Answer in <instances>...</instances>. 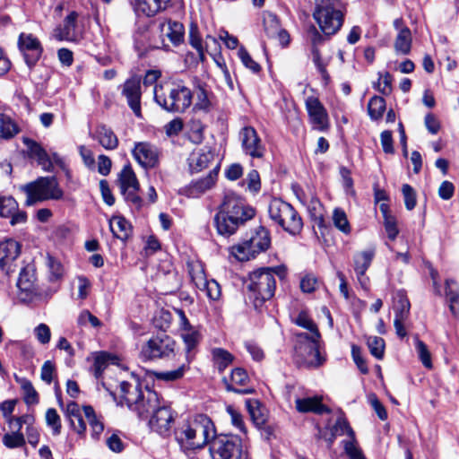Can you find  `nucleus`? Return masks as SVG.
<instances>
[{
    "mask_svg": "<svg viewBox=\"0 0 459 459\" xmlns=\"http://www.w3.org/2000/svg\"><path fill=\"white\" fill-rule=\"evenodd\" d=\"M212 360L220 372L225 370L233 361V355L222 348H214L212 351Z\"/></svg>",
    "mask_w": 459,
    "mask_h": 459,
    "instance_id": "nucleus-41",
    "label": "nucleus"
},
{
    "mask_svg": "<svg viewBox=\"0 0 459 459\" xmlns=\"http://www.w3.org/2000/svg\"><path fill=\"white\" fill-rule=\"evenodd\" d=\"M446 295L449 301V308L454 316L459 313V286L454 280H446Z\"/></svg>",
    "mask_w": 459,
    "mask_h": 459,
    "instance_id": "nucleus-40",
    "label": "nucleus"
},
{
    "mask_svg": "<svg viewBox=\"0 0 459 459\" xmlns=\"http://www.w3.org/2000/svg\"><path fill=\"white\" fill-rule=\"evenodd\" d=\"M17 287L22 292L26 293L28 298H31L38 294L35 269L33 265L27 264L22 269L17 281Z\"/></svg>",
    "mask_w": 459,
    "mask_h": 459,
    "instance_id": "nucleus-26",
    "label": "nucleus"
},
{
    "mask_svg": "<svg viewBox=\"0 0 459 459\" xmlns=\"http://www.w3.org/2000/svg\"><path fill=\"white\" fill-rule=\"evenodd\" d=\"M161 34L168 37L174 44L178 45L184 39V26L181 22L165 20L160 24Z\"/></svg>",
    "mask_w": 459,
    "mask_h": 459,
    "instance_id": "nucleus-31",
    "label": "nucleus"
},
{
    "mask_svg": "<svg viewBox=\"0 0 459 459\" xmlns=\"http://www.w3.org/2000/svg\"><path fill=\"white\" fill-rule=\"evenodd\" d=\"M48 266L50 273V279L52 281H56L60 279L63 276L64 269L59 261L55 259L52 256H48Z\"/></svg>",
    "mask_w": 459,
    "mask_h": 459,
    "instance_id": "nucleus-62",
    "label": "nucleus"
},
{
    "mask_svg": "<svg viewBox=\"0 0 459 459\" xmlns=\"http://www.w3.org/2000/svg\"><path fill=\"white\" fill-rule=\"evenodd\" d=\"M215 435L212 420L202 413L188 417L174 430L175 439L185 453L204 448Z\"/></svg>",
    "mask_w": 459,
    "mask_h": 459,
    "instance_id": "nucleus-1",
    "label": "nucleus"
},
{
    "mask_svg": "<svg viewBox=\"0 0 459 459\" xmlns=\"http://www.w3.org/2000/svg\"><path fill=\"white\" fill-rule=\"evenodd\" d=\"M121 94L126 99L127 104L137 117H142L141 110V82L137 77L127 79L122 85Z\"/></svg>",
    "mask_w": 459,
    "mask_h": 459,
    "instance_id": "nucleus-20",
    "label": "nucleus"
},
{
    "mask_svg": "<svg viewBox=\"0 0 459 459\" xmlns=\"http://www.w3.org/2000/svg\"><path fill=\"white\" fill-rule=\"evenodd\" d=\"M252 252L253 258H255L261 252L266 251L271 244V238L269 232L260 228L255 235H253L248 240L245 241Z\"/></svg>",
    "mask_w": 459,
    "mask_h": 459,
    "instance_id": "nucleus-30",
    "label": "nucleus"
},
{
    "mask_svg": "<svg viewBox=\"0 0 459 459\" xmlns=\"http://www.w3.org/2000/svg\"><path fill=\"white\" fill-rule=\"evenodd\" d=\"M402 192L404 198V204L407 210L411 211L416 206V193L414 189L408 184L402 186Z\"/></svg>",
    "mask_w": 459,
    "mask_h": 459,
    "instance_id": "nucleus-61",
    "label": "nucleus"
},
{
    "mask_svg": "<svg viewBox=\"0 0 459 459\" xmlns=\"http://www.w3.org/2000/svg\"><path fill=\"white\" fill-rule=\"evenodd\" d=\"M383 223L387 238L392 241L394 240L399 234L396 219L394 217H386L384 219Z\"/></svg>",
    "mask_w": 459,
    "mask_h": 459,
    "instance_id": "nucleus-63",
    "label": "nucleus"
},
{
    "mask_svg": "<svg viewBox=\"0 0 459 459\" xmlns=\"http://www.w3.org/2000/svg\"><path fill=\"white\" fill-rule=\"evenodd\" d=\"M230 254L238 261H248L253 258L252 252L249 250L248 245L244 241L235 245L230 248Z\"/></svg>",
    "mask_w": 459,
    "mask_h": 459,
    "instance_id": "nucleus-57",
    "label": "nucleus"
},
{
    "mask_svg": "<svg viewBox=\"0 0 459 459\" xmlns=\"http://www.w3.org/2000/svg\"><path fill=\"white\" fill-rule=\"evenodd\" d=\"M238 56L246 68L249 69L254 74L260 73L262 69L261 65L252 58L244 47L238 48Z\"/></svg>",
    "mask_w": 459,
    "mask_h": 459,
    "instance_id": "nucleus-52",
    "label": "nucleus"
},
{
    "mask_svg": "<svg viewBox=\"0 0 459 459\" xmlns=\"http://www.w3.org/2000/svg\"><path fill=\"white\" fill-rule=\"evenodd\" d=\"M121 404H126L129 409L141 398L143 391L137 379L132 382L122 381L119 385Z\"/></svg>",
    "mask_w": 459,
    "mask_h": 459,
    "instance_id": "nucleus-25",
    "label": "nucleus"
},
{
    "mask_svg": "<svg viewBox=\"0 0 459 459\" xmlns=\"http://www.w3.org/2000/svg\"><path fill=\"white\" fill-rule=\"evenodd\" d=\"M160 405L159 394L149 388L143 391L141 398L132 406L131 411L141 419H148Z\"/></svg>",
    "mask_w": 459,
    "mask_h": 459,
    "instance_id": "nucleus-21",
    "label": "nucleus"
},
{
    "mask_svg": "<svg viewBox=\"0 0 459 459\" xmlns=\"http://www.w3.org/2000/svg\"><path fill=\"white\" fill-rule=\"evenodd\" d=\"M181 336L186 347L187 359L189 358V353L193 349L196 347L201 339L200 333L194 329L193 327H189L182 331Z\"/></svg>",
    "mask_w": 459,
    "mask_h": 459,
    "instance_id": "nucleus-46",
    "label": "nucleus"
},
{
    "mask_svg": "<svg viewBox=\"0 0 459 459\" xmlns=\"http://www.w3.org/2000/svg\"><path fill=\"white\" fill-rule=\"evenodd\" d=\"M188 139L194 143H200L204 139V125L199 119H191L187 124Z\"/></svg>",
    "mask_w": 459,
    "mask_h": 459,
    "instance_id": "nucleus-45",
    "label": "nucleus"
},
{
    "mask_svg": "<svg viewBox=\"0 0 459 459\" xmlns=\"http://www.w3.org/2000/svg\"><path fill=\"white\" fill-rule=\"evenodd\" d=\"M96 139L107 150H115L118 145V139L114 132L105 126H100L96 130Z\"/></svg>",
    "mask_w": 459,
    "mask_h": 459,
    "instance_id": "nucleus-34",
    "label": "nucleus"
},
{
    "mask_svg": "<svg viewBox=\"0 0 459 459\" xmlns=\"http://www.w3.org/2000/svg\"><path fill=\"white\" fill-rule=\"evenodd\" d=\"M26 194V205H33L47 200H60L64 192L55 177H40L22 187Z\"/></svg>",
    "mask_w": 459,
    "mask_h": 459,
    "instance_id": "nucleus-7",
    "label": "nucleus"
},
{
    "mask_svg": "<svg viewBox=\"0 0 459 459\" xmlns=\"http://www.w3.org/2000/svg\"><path fill=\"white\" fill-rule=\"evenodd\" d=\"M191 91L182 84L156 85L154 99L167 111L184 112L192 103Z\"/></svg>",
    "mask_w": 459,
    "mask_h": 459,
    "instance_id": "nucleus-4",
    "label": "nucleus"
},
{
    "mask_svg": "<svg viewBox=\"0 0 459 459\" xmlns=\"http://www.w3.org/2000/svg\"><path fill=\"white\" fill-rule=\"evenodd\" d=\"M175 342L167 334L160 333L151 338L141 350V355L145 359L168 357L174 351Z\"/></svg>",
    "mask_w": 459,
    "mask_h": 459,
    "instance_id": "nucleus-10",
    "label": "nucleus"
},
{
    "mask_svg": "<svg viewBox=\"0 0 459 459\" xmlns=\"http://www.w3.org/2000/svg\"><path fill=\"white\" fill-rule=\"evenodd\" d=\"M249 382L247 371L241 368H236L232 370L230 383H227L228 391L241 394H252L253 388H242Z\"/></svg>",
    "mask_w": 459,
    "mask_h": 459,
    "instance_id": "nucleus-29",
    "label": "nucleus"
},
{
    "mask_svg": "<svg viewBox=\"0 0 459 459\" xmlns=\"http://www.w3.org/2000/svg\"><path fill=\"white\" fill-rule=\"evenodd\" d=\"M20 132L18 125L9 116L0 113V140H10Z\"/></svg>",
    "mask_w": 459,
    "mask_h": 459,
    "instance_id": "nucleus-38",
    "label": "nucleus"
},
{
    "mask_svg": "<svg viewBox=\"0 0 459 459\" xmlns=\"http://www.w3.org/2000/svg\"><path fill=\"white\" fill-rule=\"evenodd\" d=\"M226 411L230 417L231 424L239 429L242 433L246 434L247 429L242 414L233 405H228L226 407Z\"/></svg>",
    "mask_w": 459,
    "mask_h": 459,
    "instance_id": "nucleus-59",
    "label": "nucleus"
},
{
    "mask_svg": "<svg viewBox=\"0 0 459 459\" xmlns=\"http://www.w3.org/2000/svg\"><path fill=\"white\" fill-rule=\"evenodd\" d=\"M312 58L315 65L316 66L318 72L320 73L322 78L328 82L330 79V76L327 73L326 66L328 65V62L324 60L321 56L320 51L318 48H312Z\"/></svg>",
    "mask_w": 459,
    "mask_h": 459,
    "instance_id": "nucleus-56",
    "label": "nucleus"
},
{
    "mask_svg": "<svg viewBox=\"0 0 459 459\" xmlns=\"http://www.w3.org/2000/svg\"><path fill=\"white\" fill-rule=\"evenodd\" d=\"M305 105L312 128L320 132L327 131L330 127L328 113L318 98L307 97Z\"/></svg>",
    "mask_w": 459,
    "mask_h": 459,
    "instance_id": "nucleus-11",
    "label": "nucleus"
},
{
    "mask_svg": "<svg viewBox=\"0 0 459 459\" xmlns=\"http://www.w3.org/2000/svg\"><path fill=\"white\" fill-rule=\"evenodd\" d=\"M202 291H204L206 296L212 300H218L221 295V286L214 280H210Z\"/></svg>",
    "mask_w": 459,
    "mask_h": 459,
    "instance_id": "nucleus-64",
    "label": "nucleus"
},
{
    "mask_svg": "<svg viewBox=\"0 0 459 459\" xmlns=\"http://www.w3.org/2000/svg\"><path fill=\"white\" fill-rule=\"evenodd\" d=\"M247 289L250 298L254 299L255 307H261L264 301L272 299L276 289L275 272L266 267L250 273Z\"/></svg>",
    "mask_w": 459,
    "mask_h": 459,
    "instance_id": "nucleus-6",
    "label": "nucleus"
},
{
    "mask_svg": "<svg viewBox=\"0 0 459 459\" xmlns=\"http://www.w3.org/2000/svg\"><path fill=\"white\" fill-rule=\"evenodd\" d=\"M314 19L326 36L335 34L343 23V5L341 0H315Z\"/></svg>",
    "mask_w": 459,
    "mask_h": 459,
    "instance_id": "nucleus-3",
    "label": "nucleus"
},
{
    "mask_svg": "<svg viewBox=\"0 0 459 459\" xmlns=\"http://www.w3.org/2000/svg\"><path fill=\"white\" fill-rule=\"evenodd\" d=\"M295 353L298 362L307 368H318L325 361L321 351L320 339L309 337L307 333H297Z\"/></svg>",
    "mask_w": 459,
    "mask_h": 459,
    "instance_id": "nucleus-8",
    "label": "nucleus"
},
{
    "mask_svg": "<svg viewBox=\"0 0 459 459\" xmlns=\"http://www.w3.org/2000/svg\"><path fill=\"white\" fill-rule=\"evenodd\" d=\"M332 430L337 436L347 435L350 439L343 441L344 450L350 459H366L362 451L356 446L355 433L351 428L347 420L342 416H339Z\"/></svg>",
    "mask_w": 459,
    "mask_h": 459,
    "instance_id": "nucleus-12",
    "label": "nucleus"
},
{
    "mask_svg": "<svg viewBox=\"0 0 459 459\" xmlns=\"http://www.w3.org/2000/svg\"><path fill=\"white\" fill-rule=\"evenodd\" d=\"M264 31L270 38L276 37V33H279L281 29L277 16L272 13H266L264 15Z\"/></svg>",
    "mask_w": 459,
    "mask_h": 459,
    "instance_id": "nucleus-48",
    "label": "nucleus"
},
{
    "mask_svg": "<svg viewBox=\"0 0 459 459\" xmlns=\"http://www.w3.org/2000/svg\"><path fill=\"white\" fill-rule=\"evenodd\" d=\"M212 459H241L247 456L242 440L236 435L216 436L210 444Z\"/></svg>",
    "mask_w": 459,
    "mask_h": 459,
    "instance_id": "nucleus-9",
    "label": "nucleus"
},
{
    "mask_svg": "<svg viewBox=\"0 0 459 459\" xmlns=\"http://www.w3.org/2000/svg\"><path fill=\"white\" fill-rule=\"evenodd\" d=\"M214 154L209 147L194 150L188 157V166L192 173H198L206 169L213 160Z\"/></svg>",
    "mask_w": 459,
    "mask_h": 459,
    "instance_id": "nucleus-24",
    "label": "nucleus"
},
{
    "mask_svg": "<svg viewBox=\"0 0 459 459\" xmlns=\"http://www.w3.org/2000/svg\"><path fill=\"white\" fill-rule=\"evenodd\" d=\"M18 45L27 65L31 68L41 56L43 48L40 42L31 34L22 33L19 37Z\"/></svg>",
    "mask_w": 459,
    "mask_h": 459,
    "instance_id": "nucleus-18",
    "label": "nucleus"
},
{
    "mask_svg": "<svg viewBox=\"0 0 459 459\" xmlns=\"http://www.w3.org/2000/svg\"><path fill=\"white\" fill-rule=\"evenodd\" d=\"M22 389L23 391V400L28 405H34L39 403V394L32 384L29 380H24L22 383Z\"/></svg>",
    "mask_w": 459,
    "mask_h": 459,
    "instance_id": "nucleus-54",
    "label": "nucleus"
},
{
    "mask_svg": "<svg viewBox=\"0 0 459 459\" xmlns=\"http://www.w3.org/2000/svg\"><path fill=\"white\" fill-rule=\"evenodd\" d=\"M385 110V100L380 96L372 97L368 104V112L371 119L377 120L382 117Z\"/></svg>",
    "mask_w": 459,
    "mask_h": 459,
    "instance_id": "nucleus-44",
    "label": "nucleus"
},
{
    "mask_svg": "<svg viewBox=\"0 0 459 459\" xmlns=\"http://www.w3.org/2000/svg\"><path fill=\"white\" fill-rule=\"evenodd\" d=\"M295 403L297 411L301 413L313 412L322 415L330 412V409L322 403L321 396L297 398Z\"/></svg>",
    "mask_w": 459,
    "mask_h": 459,
    "instance_id": "nucleus-28",
    "label": "nucleus"
},
{
    "mask_svg": "<svg viewBox=\"0 0 459 459\" xmlns=\"http://www.w3.org/2000/svg\"><path fill=\"white\" fill-rule=\"evenodd\" d=\"M238 138L241 143L242 150L247 155L258 159L264 157L265 148L256 130L253 126H244L239 131Z\"/></svg>",
    "mask_w": 459,
    "mask_h": 459,
    "instance_id": "nucleus-13",
    "label": "nucleus"
},
{
    "mask_svg": "<svg viewBox=\"0 0 459 459\" xmlns=\"http://www.w3.org/2000/svg\"><path fill=\"white\" fill-rule=\"evenodd\" d=\"M187 368H188L186 365L182 364L177 369L155 372L154 375H155L156 379H159V380H163V381H167V382L176 381L178 379H180L184 376V374Z\"/></svg>",
    "mask_w": 459,
    "mask_h": 459,
    "instance_id": "nucleus-49",
    "label": "nucleus"
},
{
    "mask_svg": "<svg viewBox=\"0 0 459 459\" xmlns=\"http://www.w3.org/2000/svg\"><path fill=\"white\" fill-rule=\"evenodd\" d=\"M368 347L370 353L378 359H381L385 352V341L381 337L370 336L368 339Z\"/></svg>",
    "mask_w": 459,
    "mask_h": 459,
    "instance_id": "nucleus-53",
    "label": "nucleus"
},
{
    "mask_svg": "<svg viewBox=\"0 0 459 459\" xmlns=\"http://www.w3.org/2000/svg\"><path fill=\"white\" fill-rule=\"evenodd\" d=\"M375 256V249L371 248L368 250L361 251L357 253L354 257V271L357 274V277L364 276L367 270L371 264V262Z\"/></svg>",
    "mask_w": 459,
    "mask_h": 459,
    "instance_id": "nucleus-33",
    "label": "nucleus"
},
{
    "mask_svg": "<svg viewBox=\"0 0 459 459\" xmlns=\"http://www.w3.org/2000/svg\"><path fill=\"white\" fill-rule=\"evenodd\" d=\"M255 213L243 198L234 193L226 194L213 220L218 234L224 237L235 234Z\"/></svg>",
    "mask_w": 459,
    "mask_h": 459,
    "instance_id": "nucleus-2",
    "label": "nucleus"
},
{
    "mask_svg": "<svg viewBox=\"0 0 459 459\" xmlns=\"http://www.w3.org/2000/svg\"><path fill=\"white\" fill-rule=\"evenodd\" d=\"M3 444L10 449L22 447L26 444L24 435L16 429L12 433H6L3 436Z\"/></svg>",
    "mask_w": 459,
    "mask_h": 459,
    "instance_id": "nucleus-47",
    "label": "nucleus"
},
{
    "mask_svg": "<svg viewBox=\"0 0 459 459\" xmlns=\"http://www.w3.org/2000/svg\"><path fill=\"white\" fill-rule=\"evenodd\" d=\"M21 248V244L13 238H6L0 242V269L6 274L14 271Z\"/></svg>",
    "mask_w": 459,
    "mask_h": 459,
    "instance_id": "nucleus-15",
    "label": "nucleus"
},
{
    "mask_svg": "<svg viewBox=\"0 0 459 459\" xmlns=\"http://www.w3.org/2000/svg\"><path fill=\"white\" fill-rule=\"evenodd\" d=\"M173 0H131L138 16L153 17L172 5Z\"/></svg>",
    "mask_w": 459,
    "mask_h": 459,
    "instance_id": "nucleus-22",
    "label": "nucleus"
},
{
    "mask_svg": "<svg viewBox=\"0 0 459 459\" xmlns=\"http://www.w3.org/2000/svg\"><path fill=\"white\" fill-rule=\"evenodd\" d=\"M79 13L70 12L60 24L54 30V37L57 40L77 41L82 38V29L78 24Z\"/></svg>",
    "mask_w": 459,
    "mask_h": 459,
    "instance_id": "nucleus-14",
    "label": "nucleus"
},
{
    "mask_svg": "<svg viewBox=\"0 0 459 459\" xmlns=\"http://www.w3.org/2000/svg\"><path fill=\"white\" fill-rule=\"evenodd\" d=\"M117 358L108 352L100 351L92 354V371L96 378L100 377L103 371L109 365L115 363Z\"/></svg>",
    "mask_w": 459,
    "mask_h": 459,
    "instance_id": "nucleus-36",
    "label": "nucleus"
},
{
    "mask_svg": "<svg viewBox=\"0 0 459 459\" xmlns=\"http://www.w3.org/2000/svg\"><path fill=\"white\" fill-rule=\"evenodd\" d=\"M174 417L171 410L165 406L160 407L150 416L149 426L159 435L168 437L170 435Z\"/></svg>",
    "mask_w": 459,
    "mask_h": 459,
    "instance_id": "nucleus-19",
    "label": "nucleus"
},
{
    "mask_svg": "<svg viewBox=\"0 0 459 459\" xmlns=\"http://www.w3.org/2000/svg\"><path fill=\"white\" fill-rule=\"evenodd\" d=\"M18 208V204L12 196L0 195V216L9 218Z\"/></svg>",
    "mask_w": 459,
    "mask_h": 459,
    "instance_id": "nucleus-51",
    "label": "nucleus"
},
{
    "mask_svg": "<svg viewBox=\"0 0 459 459\" xmlns=\"http://www.w3.org/2000/svg\"><path fill=\"white\" fill-rule=\"evenodd\" d=\"M132 154L134 159L145 169L154 168L159 162L158 148L148 142L136 143Z\"/></svg>",
    "mask_w": 459,
    "mask_h": 459,
    "instance_id": "nucleus-17",
    "label": "nucleus"
},
{
    "mask_svg": "<svg viewBox=\"0 0 459 459\" xmlns=\"http://www.w3.org/2000/svg\"><path fill=\"white\" fill-rule=\"evenodd\" d=\"M412 36L410 29H403L395 37L394 48L397 54L408 55L411 52Z\"/></svg>",
    "mask_w": 459,
    "mask_h": 459,
    "instance_id": "nucleus-37",
    "label": "nucleus"
},
{
    "mask_svg": "<svg viewBox=\"0 0 459 459\" xmlns=\"http://www.w3.org/2000/svg\"><path fill=\"white\" fill-rule=\"evenodd\" d=\"M46 423L52 429L53 435H59L61 433V419L57 411L54 408H49L46 411Z\"/></svg>",
    "mask_w": 459,
    "mask_h": 459,
    "instance_id": "nucleus-50",
    "label": "nucleus"
},
{
    "mask_svg": "<svg viewBox=\"0 0 459 459\" xmlns=\"http://www.w3.org/2000/svg\"><path fill=\"white\" fill-rule=\"evenodd\" d=\"M333 221L334 226L342 232L348 234L351 231V227L347 220L345 212L341 209L333 211Z\"/></svg>",
    "mask_w": 459,
    "mask_h": 459,
    "instance_id": "nucleus-58",
    "label": "nucleus"
},
{
    "mask_svg": "<svg viewBox=\"0 0 459 459\" xmlns=\"http://www.w3.org/2000/svg\"><path fill=\"white\" fill-rule=\"evenodd\" d=\"M118 183L120 191H126L127 189H140V185L135 173L130 165L125 166L119 173Z\"/></svg>",
    "mask_w": 459,
    "mask_h": 459,
    "instance_id": "nucleus-35",
    "label": "nucleus"
},
{
    "mask_svg": "<svg viewBox=\"0 0 459 459\" xmlns=\"http://www.w3.org/2000/svg\"><path fill=\"white\" fill-rule=\"evenodd\" d=\"M394 326L398 337L404 338L407 335L405 329V322L410 315V302L407 297L402 293L397 292L394 299Z\"/></svg>",
    "mask_w": 459,
    "mask_h": 459,
    "instance_id": "nucleus-16",
    "label": "nucleus"
},
{
    "mask_svg": "<svg viewBox=\"0 0 459 459\" xmlns=\"http://www.w3.org/2000/svg\"><path fill=\"white\" fill-rule=\"evenodd\" d=\"M269 218L287 233L296 236L303 229V221L298 211L289 203L273 199L268 206Z\"/></svg>",
    "mask_w": 459,
    "mask_h": 459,
    "instance_id": "nucleus-5",
    "label": "nucleus"
},
{
    "mask_svg": "<svg viewBox=\"0 0 459 459\" xmlns=\"http://www.w3.org/2000/svg\"><path fill=\"white\" fill-rule=\"evenodd\" d=\"M77 324L81 326H85L87 324H91V325L95 328L102 325L100 320L87 309L81 311L77 318Z\"/></svg>",
    "mask_w": 459,
    "mask_h": 459,
    "instance_id": "nucleus-60",
    "label": "nucleus"
},
{
    "mask_svg": "<svg viewBox=\"0 0 459 459\" xmlns=\"http://www.w3.org/2000/svg\"><path fill=\"white\" fill-rule=\"evenodd\" d=\"M216 177L217 171L216 169H212L206 177L180 188L179 194L189 198H197L213 186Z\"/></svg>",
    "mask_w": 459,
    "mask_h": 459,
    "instance_id": "nucleus-23",
    "label": "nucleus"
},
{
    "mask_svg": "<svg viewBox=\"0 0 459 459\" xmlns=\"http://www.w3.org/2000/svg\"><path fill=\"white\" fill-rule=\"evenodd\" d=\"M415 349H416L418 356H419L420 361L422 362L423 366L428 368H432L431 355H430V352H429L427 345L422 341L416 338Z\"/></svg>",
    "mask_w": 459,
    "mask_h": 459,
    "instance_id": "nucleus-55",
    "label": "nucleus"
},
{
    "mask_svg": "<svg viewBox=\"0 0 459 459\" xmlns=\"http://www.w3.org/2000/svg\"><path fill=\"white\" fill-rule=\"evenodd\" d=\"M294 323L297 325L309 331V337L321 338V334L318 331L317 325L306 312H300L294 319Z\"/></svg>",
    "mask_w": 459,
    "mask_h": 459,
    "instance_id": "nucleus-42",
    "label": "nucleus"
},
{
    "mask_svg": "<svg viewBox=\"0 0 459 459\" xmlns=\"http://www.w3.org/2000/svg\"><path fill=\"white\" fill-rule=\"evenodd\" d=\"M246 407L250 415L251 420L255 425L261 426L264 424L265 417L262 412L261 403L258 400L247 399L246 401Z\"/></svg>",
    "mask_w": 459,
    "mask_h": 459,
    "instance_id": "nucleus-43",
    "label": "nucleus"
},
{
    "mask_svg": "<svg viewBox=\"0 0 459 459\" xmlns=\"http://www.w3.org/2000/svg\"><path fill=\"white\" fill-rule=\"evenodd\" d=\"M109 228L114 237L123 241H126L132 232L130 222L122 216H113L109 221Z\"/></svg>",
    "mask_w": 459,
    "mask_h": 459,
    "instance_id": "nucleus-32",
    "label": "nucleus"
},
{
    "mask_svg": "<svg viewBox=\"0 0 459 459\" xmlns=\"http://www.w3.org/2000/svg\"><path fill=\"white\" fill-rule=\"evenodd\" d=\"M83 414L87 420L91 429V437L95 439L100 437V435L104 430V424L100 418L97 417L93 408L91 405H85L82 407Z\"/></svg>",
    "mask_w": 459,
    "mask_h": 459,
    "instance_id": "nucleus-39",
    "label": "nucleus"
},
{
    "mask_svg": "<svg viewBox=\"0 0 459 459\" xmlns=\"http://www.w3.org/2000/svg\"><path fill=\"white\" fill-rule=\"evenodd\" d=\"M23 143L28 148L29 156L36 159L38 164L46 171H52V160L42 146L30 138H23Z\"/></svg>",
    "mask_w": 459,
    "mask_h": 459,
    "instance_id": "nucleus-27",
    "label": "nucleus"
}]
</instances>
